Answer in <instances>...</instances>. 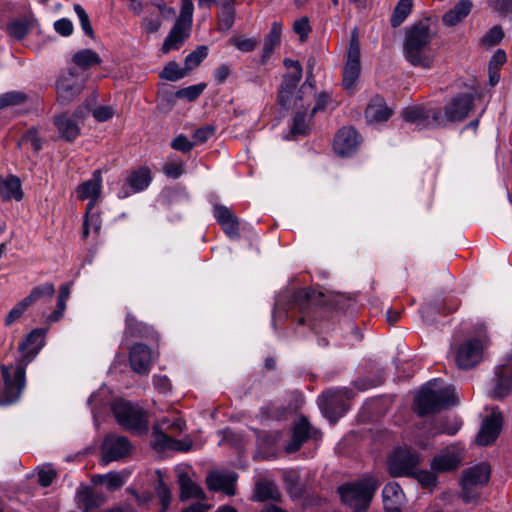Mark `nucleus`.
<instances>
[{
	"mask_svg": "<svg viewBox=\"0 0 512 512\" xmlns=\"http://www.w3.org/2000/svg\"><path fill=\"white\" fill-rule=\"evenodd\" d=\"M275 307L286 312L298 311V324H307L315 333L327 331L330 322L338 314L332 302L313 288H301L292 294H281L276 299Z\"/></svg>",
	"mask_w": 512,
	"mask_h": 512,
	"instance_id": "f257e3e1",
	"label": "nucleus"
},
{
	"mask_svg": "<svg viewBox=\"0 0 512 512\" xmlns=\"http://www.w3.org/2000/svg\"><path fill=\"white\" fill-rule=\"evenodd\" d=\"M46 332V328L33 329L19 344L23 356L17 362L13 376L11 365H1L4 388L0 391V405L13 404L20 398L26 384V366L44 346Z\"/></svg>",
	"mask_w": 512,
	"mask_h": 512,
	"instance_id": "f03ea898",
	"label": "nucleus"
},
{
	"mask_svg": "<svg viewBox=\"0 0 512 512\" xmlns=\"http://www.w3.org/2000/svg\"><path fill=\"white\" fill-rule=\"evenodd\" d=\"M474 106L472 93H460L442 109L412 106L405 108L401 115L404 121L416 123L420 129L444 127L450 122L463 121Z\"/></svg>",
	"mask_w": 512,
	"mask_h": 512,
	"instance_id": "7ed1b4c3",
	"label": "nucleus"
},
{
	"mask_svg": "<svg viewBox=\"0 0 512 512\" xmlns=\"http://www.w3.org/2000/svg\"><path fill=\"white\" fill-rule=\"evenodd\" d=\"M432 40L433 34L427 22L420 21L406 28L403 43L404 58L412 66L431 68L434 61L431 48Z\"/></svg>",
	"mask_w": 512,
	"mask_h": 512,
	"instance_id": "20e7f679",
	"label": "nucleus"
},
{
	"mask_svg": "<svg viewBox=\"0 0 512 512\" xmlns=\"http://www.w3.org/2000/svg\"><path fill=\"white\" fill-rule=\"evenodd\" d=\"M457 404L455 388L452 385H443L440 379L424 384L415 398V410L420 417L438 413Z\"/></svg>",
	"mask_w": 512,
	"mask_h": 512,
	"instance_id": "39448f33",
	"label": "nucleus"
},
{
	"mask_svg": "<svg viewBox=\"0 0 512 512\" xmlns=\"http://www.w3.org/2000/svg\"><path fill=\"white\" fill-rule=\"evenodd\" d=\"M379 485L377 478L367 476L359 481L340 486L338 493L343 503L354 512H366Z\"/></svg>",
	"mask_w": 512,
	"mask_h": 512,
	"instance_id": "423d86ee",
	"label": "nucleus"
},
{
	"mask_svg": "<svg viewBox=\"0 0 512 512\" xmlns=\"http://www.w3.org/2000/svg\"><path fill=\"white\" fill-rule=\"evenodd\" d=\"M111 410L119 425L126 430L143 434L148 431V414L139 405L124 399L112 403Z\"/></svg>",
	"mask_w": 512,
	"mask_h": 512,
	"instance_id": "0eeeda50",
	"label": "nucleus"
},
{
	"mask_svg": "<svg viewBox=\"0 0 512 512\" xmlns=\"http://www.w3.org/2000/svg\"><path fill=\"white\" fill-rule=\"evenodd\" d=\"M490 475V466L484 462L464 470L461 478L462 500L467 504L477 502L480 489L488 484Z\"/></svg>",
	"mask_w": 512,
	"mask_h": 512,
	"instance_id": "6e6552de",
	"label": "nucleus"
},
{
	"mask_svg": "<svg viewBox=\"0 0 512 512\" xmlns=\"http://www.w3.org/2000/svg\"><path fill=\"white\" fill-rule=\"evenodd\" d=\"M480 333L478 337L470 338L464 341L457 350L456 363L460 369H470L475 367L482 360L484 344L486 341L485 326H479Z\"/></svg>",
	"mask_w": 512,
	"mask_h": 512,
	"instance_id": "1a4fd4ad",
	"label": "nucleus"
},
{
	"mask_svg": "<svg viewBox=\"0 0 512 512\" xmlns=\"http://www.w3.org/2000/svg\"><path fill=\"white\" fill-rule=\"evenodd\" d=\"M318 403L322 413L331 423H336L348 410L344 393L339 389H329L323 392Z\"/></svg>",
	"mask_w": 512,
	"mask_h": 512,
	"instance_id": "9d476101",
	"label": "nucleus"
},
{
	"mask_svg": "<svg viewBox=\"0 0 512 512\" xmlns=\"http://www.w3.org/2000/svg\"><path fill=\"white\" fill-rule=\"evenodd\" d=\"M420 463L419 455L408 449L396 450L389 461V472L393 477L411 476Z\"/></svg>",
	"mask_w": 512,
	"mask_h": 512,
	"instance_id": "9b49d317",
	"label": "nucleus"
},
{
	"mask_svg": "<svg viewBox=\"0 0 512 512\" xmlns=\"http://www.w3.org/2000/svg\"><path fill=\"white\" fill-rule=\"evenodd\" d=\"M152 176L148 167H138L126 171L124 185L120 191L119 197L126 198L131 193H138L145 190L151 183Z\"/></svg>",
	"mask_w": 512,
	"mask_h": 512,
	"instance_id": "f8f14e48",
	"label": "nucleus"
},
{
	"mask_svg": "<svg viewBox=\"0 0 512 512\" xmlns=\"http://www.w3.org/2000/svg\"><path fill=\"white\" fill-rule=\"evenodd\" d=\"M321 436L320 431L314 429L305 416H301L293 425L291 441L286 445L287 453H295L311 438Z\"/></svg>",
	"mask_w": 512,
	"mask_h": 512,
	"instance_id": "ddd939ff",
	"label": "nucleus"
},
{
	"mask_svg": "<svg viewBox=\"0 0 512 512\" xmlns=\"http://www.w3.org/2000/svg\"><path fill=\"white\" fill-rule=\"evenodd\" d=\"M361 140L353 127H343L335 135L333 149L339 156H351L357 151Z\"/></svg>",
	"mask_w": 512,
	"mask_h": 512,
	"instance_id": "4468645a",
	"label": "nucleus"
},
{
	"mask_svg": "<svg viewBox=\"0 0 512 512\" xmlns=\"http://www.w3.org/2000/svg\"><path fill=\"white\" fill-rule=\"evenodd\" d=\"M131 449L130 441L124 436H107L103 442V461L109 463L121 459L129 454Z\"/></svg>",
	"mask_w": 512,
	"mask_h": 512,
	"instance_id": "2eb2a0df",
	"label": "nucleus"
},
{
	"mask_svg": "<svg viewBox=\"0 0 512 512\" xmlns=\"http://www.w3.org/2000/svg\"><path fill=\"white\" fill-rule=\"evenodd\" d=\"M503 425V416L495 410L482 423L476 441L481 446L492 444L499 436Z\"/></svg>",
	"mask_w": 512,
	"mask_h": 512,
	"instance_id": "dca6fc26",
	"label": "nucleus"
},
{
	"mask_svg": "<svg viewBox=\"0 0 512 512\" xmlns=\"http://www.w3.org/2000/svg\"><path fill=\"white\" fill-rule=\"evenodd\" d=\"M238 475L235 472L212 471L206 477L207 488L211 491H221L228 496L235 495Z\"/></svg>",
	"mask_w": 512,
	"mask_h": 512,
	"instance_id": "f3484780",
	"label": "nucleus"
},
{
	"mask_svg": "<svg viewBox=\"0 0 512 512\" xmlns=\"http://www.w3.org/2000/svg\"><path fill=\"white\" fill-rule=\"evenodd\" d=\"M213 215L230 239L236 240L240 238L239 219L231 209L222 204H216L213 209Z\"/></svg>",
	"mask_w": 512,
	"mask_h": 512,
	"instance_id": "a211bd4d",
	"label": "nucleus"
},
{
	"mask_svg": "<svg viewBox=\"0 0 512 512\" xmlns=\"http://www.w3.org/2000/svg\"><path fill=\"white\" fill-rule=\"evenodd\" d=\"M462 462V456L455 449L446 448L441 450L431 461V470L437 473H444L456 470Z\"/></svg>",
	"mask_w": 512,
	"mask_h": 512,
	"instance_id": "6ab92c4d",
	"label": "nucleus"
},
{
	"mask_svg": "<svg viewBox=\"0 0 512 512\" xmlns=\"http://www.w3.org/2000/svg\"><path fill=\"white\" fill-rule=\"evenodd\" d=\"M496 386L493 391V398L502 399L512 391V356L506 363L498 366L495 371Z\"/></svg>",
	"mask_w": 512,
	"mask_h": 512,
	"instance_id": "aec40b11",
	"label": "nucleus"
},
{
	"mask_svg": "<svg viewBox=\"0 0 512 512\" xmlns=\"http://www.w3.org/2000/svg\"><path fill=\"white\" fill-rule=\"evenodd\" d=\"M385 512H402L405 494L397 482L387 483L382 491Z\"/></svg>",
	"mask_w": 512,
	"mask_h": 512,
	"instance_id": "412c9836",
	"label": "nucleus"
},
{
	"mask_svg": "<svg viewBox=\"0 0 512 512\" xmlns=\"http://www.w3.org/2000/svg\"><path fill=\"white\" fill-rule=\"evenodd\" d=\"M36 26H38V20L32 12H29L21 17L11 20L7 24L6 30L10 37L17 41H21Z\"/></svg>",
	"mask_w": 512,
	"mask_h": 512,
	"instance_id": "4be33fe9",
	"label": "nucleus"
},
{
	"mask_svg": "<svg viewBox=\"0 0 512 512\" xmlns=\"http://www.w3.org/2000/svg\"><path fill=\"white\" fill-rule=\"evenodd\" d=\"M129 362L134 372L147 374L151 364V351L149 347L142 343L133 345L129 353Z\"/></svg>",
	"mask_w": 512,
	"mask_h": 512,
	"instance_id": "5701e85b",
	"label": "nucleus"
},
{
	"mask_svg": "<svg viewBox=\"0 0 512 512\" xmlns=\"http://www.w3.org/2000/svg\"><path fill=\"white\" fill-rule=\"evenodd\" d=\"M76 498L82 505V512H91L102 506L106 497L103 493L95 491L88 485L81 484L76 492Z\"/></svg>",
	"mask_w": 512,
	"mask_h": 512,
	"instance_id": "b1692460",
	"label": "nucleus"
},
{
	"mask_svg": "<svg viewBox=\"0 0 512 512\" xmlns=\"http://www.w3.org/2000/svg\"><path fill=\"white\" fill-rule=\"evenodd\" d=\"M191 27L180 23H174L169 34L165 38L162 45V52L169 53L171 50H178L185 40L190 36Z\"/></svg>",
	"mask_w": 512,
	"mask_h": 512,
	"instance_id": "393cba45",
	"label": "nucleus"
},
{
	"mask_svg": "<svg viewBox=\"0 0 512 512\" xmlns=\"http://www.w3.org/2000/svg\"><path fill=\"white\" fill-rule=\"evenodd\" d=\"M302 78L299 71H293L283 76L282 83L278 91V102L284 108H289L292 95Z\"/></svg>",
	"mask_w": 512,
	"mask_h": 512,
	"instance_id": "a878e982",
	"label": "nucleus"
},
{
	"mask_svg": "<svg viewBox=\"0 0 512 512\" xmlns=\"http://www.w3.org/2000/svg\"><path fill=\"white\" fill-rule=\"evenodd\" d=\"M178 484L180 489L179 498L182 502L188 501L192 498L198 500H205L206 494L203 489L194 482L186 472L178 474Z\"/></svg>",
	"mask_w": 512,
	"mask_h": 512,
	"instance_id": "bb28decb",
	"label": "nucleus"
},
{
	"mask_svg": "<svg viewBox=\"0 0 512 512\" xmlns=\"http://www.w3.org/2000/svg\"><path fill=\"white\" fill-rule=\"evenodd\" d=\"M154 446L156 449L165 450L173 449L177 451H189L192 447V442H182L175 440L166 433L162 432L158 426L153 427Z\"/></svg>",
	"mask_w": 512,
	"mask_h": 512,
	"instance_id": "cd10ccee",
	"label": "nucleus"
},
{
	"mask_svg": "<svg viewBox=\"0 0 512 512\" xmlns=\"http://www.w3.org/2000/svg\"><path fill=\"white\" fill-rule=\"evenodd\" d=\"M252 499L258 502H281L282 495L274 482L263 479L256 482Z\"/></svg>",
	"mask_w": 512,
	"mask_h": 512,
	"instance_id": "c85d7f7f",
	"label": "nucleus"
},
{
	"mask_svg": "<svg viewBox=\"0 0 512 512\" xmlns=\"http://www.w3.org/2000/svg\"><path fill=\"white\" fill-rule=\"evenodd\" d=\"M472 8L473 2L471 0L459 1L442 16L443 24L448 27L457 25L470 14Z\"/></svg>",
	"mask_w": 512,
	"mask_h": 512,
	"instance_id": "c756f323",
	"label": "nucleus"
},
{
	"mask_svg": "<svg viewBox=\"0 0 512 512\" xmlns=\"http://www.w3.org/2000/svg\"><path fill=\"white\" fill-rule=\"evenodd\" d=\"M0 196L4 201L11 199H15L16 201L22 200L23 191L19 177L9 175L7 178H3L0 175Z\"/></svg>",
	"mask_w": 512,
	"mask_h": 512,
	"instance_id": "7c9ffc66",
	"label": "nucleus"
},
{
	"mask_svg": "<svg viewBox=\"0 0 512 512\" xmlns=\"http://www.w3.org/2000/svg\"><path fill=\"white\" fill-rule=\"evenodd\" d=\"M102 186V173L97 169L93 172L92 178L83 182L77 187V197L80 200L88 198H99Z\"/></svg>",
	"mask_w": 512,
	"mask_h": 512,
	"instance_id": "2f4dec72",
	"label": "nucleus"
},
{
	"mask_svg": "<svg viewBox=\"0 0 512 512\" xmlns=\"http://www.w3.org/2000/svg\"><path fill=\"white\" fill-rule=\"evenodd\" d=\"M82 84L72 81L67 77H62L57 82L58 98L62 104L70 103L82 91Z\"/></svg>",
	"mask_w": 512,
	"mask_h": 512,
	"instance_id": "473e14b6",
	"label": "nucleus"
},
{
	"mask_svg": "<svg viewBox=\"0 0 512 512\" xmlns=\"http://www.w3.org/2000/svg\"><path fill=\"white\" fill-rule=\"evenodd\" d=\"M367 368L369 369V373H373V376L367 375L357 379L355 381V387L359 390L377 387L385 381V371L378 366L377 363L370 362Z\"/></svg>",
	"mask_w": 512,
	"mask_h": 512,
	"instance_id": "72a5a7b5",
	"label": "nucleus"
},
{
	"mask_svg": "<svg viewBox=\"0 0 512 512\" xmlns=\"http://www.w3.org/2000/svg\"><path fill=\"white\" fill-rule=\"evenodd\" d=\"M54 124L60 135L68 142L74 141L80 133V128L73 117L66 114L56 116Z\"/></svg>",
	"mask_w": 512,
	"mask_h": 512,
	"instance_id": "f704fd0d",
	"label": "nucleus"
},
{
	"mask_svg": "<svg viewBox=\"0 0 512 512\" xmlns=\"http://www.w3.org/2000/svg\"><path fill=\"white\" fill-rule=\"evenodd\" d=\"M282 35V25L279 22H273L270 32L264 39L261 63L264 64L271 57L274 49L280 45Z\"/></svg>",
	"mask_w": 512,
	"mask_h": 512,
	"instance_id": "c9c22d12",
	"label": "nucleus"
},
{
	"mask_svg": "<svg viewBox=\"0 0 512 512\" xmlns=\"http://www.w3.org/2000/svg\"><path fill=\"white\" fill-rule=\"evenodd\" d=\"M283 481L292 499L299 500L304 496L305 484L301 482L300 473L297 470L284 471Z\"/></svg>",
	"mask_w": 512,
	"mask_h": 512,
	"instance_id": "e433bc0d",
	"label": "nucleus"
},
{
	"mask_svg": "<svg viewBox=\"0 0 512 512\" xmlns=\"http://www.w3.org/2000/svg\"><path fill=\"white\" fill-rule=\"evenodd\" d=\"M365 115L369 121L384 122L391 117L392 110L387 107L382 98L376 97L366 108Z\"/></svg>",
	"mask_w": 512,
	"mask_h": 512,
	"instance_id": "4c0bfd02",
	"label": "nucleus"
},
{
	"mask_svg": "<svg viewBox=\"0 0 512 512\" xmlns=\"http://www.w3.org/2000/svg\"><path fill=\"white\" fill-rule=\"evenodd\" d=\"M91 482L95 485H105L109 491H116L125 484V475L121 472L96 474L92 476Z\"/></svg>",
	"mask_w": 512,
	"mask_h": 512,
	"instance_id": "58836bf2",
	"label": "nucleus"
},
{
	"mask_svg": "<svg viewBox=\"0 0 512 512\" xmlns=\"http://www.w3.org/2000/svg\"><path fill=\"white\" fill-rule=\"evenodd\" d=\"M72 61L81 69H89L92 66L100 65V56L91 49H82L73 55Z\"/></svg>",
	"mask_w": 512,
	"mask_h": 512,
	"instance_id": "ea45409f",
	"label": "nucleus"
},
{
	"mask_svg": "<svg viewBox=\"0 0 512 512\" xmlns=\"http://www.w3.org/2000/svg\"><path fill=\"white\" fill-rule=\"evenodd\" d=\"M55 293V287L52 283H45L39 286H35L30 291L29 295L23 298V302L26 303L28 307L36 303L37 301L43 298H52Z\"/></svg>",
	"mask_w": 512,
	"mask_h": 512,
	"instance_id": "a19ab883",
	"label": "nucleus"
},
{
	"mask_svg": "<svg viewBox=\"0 0 512 512\" xmlns=\"http://www.w3.org/2000/svg\"><path fill=\"white\" fill-rule=\"evenodd\" d=\"M218 30L222 32L229 31L235 21V8L233 4L226 2L222 5L220 12L217 15Z\"/></svg>",
	"mask_w": 512,
	"mask_h": 512,
	"instance_id": "79ce46f5",
	"label": "nucleus"
},
{
	"mask_svg": "<svg viewBox=\"0 0 512 512\" xmlns=\"http://www.w3.org/2000/svg\"><path fill=\"white\" fill-rule=\"evenodd\" d=\"M413 0H399L390 18L393 28L399 27L411 13Z\"/></svg>",
	"mask_w": 512,
	"mask_h": 512,
	"instance_id": "37998d69",
	"label": "nucleus"
},
{
	"mask_svg": "<svg viewBox=\"0 0 512 512\" xmlns=\"http://www.w3.org/2000/svg\"><path fill=\"white\" fill-rule=\"evenodd\" d=\"M125 324V333L131 337H146L149 334L150 328L131 313L126 314Z\"/></svg>",
	"mask_w": 512,
	"mask_h": 512,
	"instance_id": "c03bdc74",
	"label": "nucleus"
},
{
	"mask_svg": "<svg viewBox=\"0 0 512 512\" xmlns=\"http://www.w3.org/2000/svg\"><path fill=\"white\" fill-rule=\"evenodd\" d=\"M29 100V96L22 91H9L0 94V110L8 107L20 106Z\"/></svg>",
	"mask_w": 512,
	"mask_h": 512,
	"instance_id": "a18cd8bd",
	"label": "nucleus"
},
{
	"mask_svg": "<svg viewBox=\"0 0 512 512\" xmlns=\"http://www.w3.org/2000/svg\"><path fill=\"white\" fill-rule=\"evenodd\" d=\"M188 74L187 69L184 67H180V65L176 61L168 62L163 70L160 72L159 77L161 79H165L168 81H178L184 78Z\"/></svg>",
	"mask_w": 512,
	"mask_h": 512,
	"instance_id": "49530a36",
	"label": "nucleus"
},
{
	"mask_svg": "<svg viewBox=\"0 0 512 512\" xmlns=\"http://www.w3.org/2000/svg\"><path fill=\"white\" fill-rule=\"evenodd\" d=\"M208 56V47L205 45L198 46L194 51L189 53L184 61L185 68L188 73L197 68Z\"/></svg>",
	"mask_w": 512,
	"mask_h": 512,
	"instance_id": "de8ad7c7",
	"label": "nucleus"
},
{
	"mask_svg": "<svg viewBox=\"0 0 512 512\" xmlns=\"http://www.w3.org/2000/svg\"><path fill=\"white\" fill-rule=\"evenodd\" d=\"M360 63L346 62L343 69V87L352 89L360 75Z\"/></svg>",
	"mask_w": 512,
	"mask_h": 512,
	"instance_id": "09e8293b",
	"label": "nucleus"
},
{
	"mask_svg": "<svg viewBox=\"0 0 512 512\" xmlns=\"http://www.w3.org/2000/svg\"><path fill=\"white\" fill-rule=\"evenodd\" d=\"M158 475L159 479L157 485L155 486V492L161 503L160 512H166L171 503L172 495L169 487L164 483L161 473L159 471Z\"/></svg>",
	"mask_w": 512,
	"mask_h": 512,
	"instance_id": "8fccbe9b",
	"label": "nucleus"
},
{
	"mask_svg": "<svg viewBox=\"0 0 512 512\" xmlns=\"http://www.w3.org/2000/svg\"><path fill=\"white\" fill-rule=\"evenodd\" d=\"M207 87L206 83H199L191 85L185 88H181L175 93V97L178 99H186L189 102L195 101Z\"/></svg>",
	"mask_w": 512,
	"mask_h": 512,
	"instance_id": "3c124183",
	"label": "nucleus"
},
{
	"mask_svg": "<svg viewBox=\"0 0 512 512\" xmlns=\"http://www.w3.org/2000/svg\"><path fill=\"white\" fill-rule=\"evenodd\" d=\"M18 147L30 146L31 149L37 153L42 149V143L38 137V131L35 128H31L26 131L18 141Z\"/></svg>",
	"mask_w": 512,
	"mask_h": 512,
	"instance_id": "603ef678",
	"label": "nucleus"
},
{
	"mask_svg": "<svg viewBox=\"0 0 512 512\" xmlns=\"http://www.w3.org/2000/svg\"><path fill=\"white\" fill-rule=\"evenodd\" d=\"M287 409L284 406H278L275 403H267L260 408L262 418L280 420L285 417Z\"/></svg>",
	"mask_w": 512,
	"mask_h": 512,
	"instance_id": "864d4df0",
	"label": "nucleus"
},
{
	"mask_svg": "<svg viewBox=\"0 0 512 512\" xmlns=\"http://www.w3.org/2000/svg\"><path fill=\"white\" fill-rule=\"evenodd\" d=\"M193 10L194 6L192 0H182L180 15L175 22L192 27Z\"/></svg>",
	"mask_w": 512,
	"mask_h": 512,
	"instance_id": "5fc2aeb1",
	"label": "nucleus"
},
{
	"mask_svg": "<svg viewBox=\"0 0 512 512\" xmlns=\"http://www.w3.org/2000/svg\"><path fill=\"white\" fill-rule=\"evenodd\" d=\"M229 43L241 52H251L256 48L258 41L254 38L233 36L229 39Z\"/></svg>",
	"mask_w": 512,
	"mask_h": 512,
	"instance_id": "6e6d98bb",
	"label": "nucleus"
},
{
	"mask_svg": "<svg viewBox=\"0 0 512 512\" xmlns=\"http://www.w3.org/2000/svg\"><path fill=\"white\" fill-rule=\"evenodd\" d=\"M74 11L77 14L84 33L90 38H94V31L90 19L84 8L80 4L74 5Z\"/></svg>",
	"mask_w": 512,
	"mask_h": 512,
	"instance_id": "4d7b16f0",
	"label": "nucleus"
},
{
	"mask_svg": "<svg viewBox=\"0 0 512 512\" xmlns=\"http://www.w3.org/2000/svg\"><path fill=\"white\" fill-rule=\"evenodd\" d=\"M305 111H298L293 116V125L291 132L293 135H305L308 131V125L305 122Z\"/></svg>",
	"mask_w": 512,
	"mask_h": 512,
	"instance_id": "13d9d810",
	"label": "nucleus"
},
{
	"mask_svg": "<svg viewBox=\"0 0 512 512\" xmlns=\"http://www.w3.org/2000/svg\"><path fill=\"white\" fill-rule=\"evenodd\" d=\"M410 477L416 478L424 488L435 486L437 481V478L433 474V472H430L428 470H417V468Z\"/></svg>",
	"mask_w": 512,
	"mask_h": 512,
	"instance_id": "bf43d9fd",
	"label": "nucleus"
},
{
	"mask_svg": "<svg viewBox=\"0 0 512 512\" xmlns=\"http://www.w3.org/2000/svg\"><path fill=\"white\" fill-rule=\"evenodd\" d=\"M311 26L309 24L308 17L304 16L293 23V31L299 35L300 41L304 42L308 38L311 32Z\"/></svg>",
	"mask_w": 512,
	"mask_h": 512,
	"instance_id": "052dcab7",
	"label": "nucleus"
},
{
	"mask_svg": "<svg viewBox=\"0 0 512 512\" xmlns=\"http://www.w3.org/2000/svg\"><path fill=\"white\" fill-rule=\"evenodd\" d=\"M29 307L26 305V303L21 300L18 302L6 315L5 317V325L11 326L15 321L20 319V317L23 315V313L28 309Z\"/></svg>",
	"mask_w": 512,
	"mask_h": 512,
	"instance_id": "680f3d73",
	"label": "nucleus"
},
{
	"mask_svg": "<svg viewBox=\"0 0 512 512\" xmlns=\"http://www.w3.org/2000/svg\"><path fill=\"white\" fill-rule=\"evenodd\" d=\"M215 126L213 125H207L198 128L194 134L193 139L195 144H203L205 143L209 138H211L215 134Z\"/></svg>",
	"mask_w": 512,
	"mask_h": 512,
	"instance_id": "e2e57ef3",
	"label": "nucleus"
},
{
	"mask_svg": "<svg viewBox=\"0 0 512 512\" xmlns=\"http://www.w3.org/2000/svg\"><path fill=\"white\" fill-rule=\"evenodd\" d=\"M194 145L195 143L189 141L188 138L183 134L178 135L171 143V147L174 150L183 153L190 152L193 149Z\"/></svg>",
	"mask_w": 512,
	"mask_h": 512,
	"instance_id": "0e129e2a",
	"label": "nucleus"
},
{
	"mask_svg": "<svg viewBox=\"0 0 512 512\" xmlns=\"http://www.w3.org/2000/svg\"><path fill=\"white\" fill-rule=\"evenodd\" d=\"M504 37V32L501 28V26H494L492 27L486 35L483 37V41L485 44L494 46L498 44L502 38Z\"/></svg>",
	"mask_w": 512,
	"mask_h": 512,
	"instance_id": "69168bd1",
	"label": "nucleus"
},
{
	"mask_svg": "<svg viewBox=\"0 0 512 512\" xmlns=\"http://www.w3.org/2000/svg\"><path fill=\"white\" fill-rule=\"evenodd\" d=\"M54 29L62 36H70L73 33V24L67 18H62L54 23Z\"/></svg>",
	"mask_w": 512,
	"mask_h": 512,
	"instance_id": "338daca9",
	"label": "nucleus"
},
{
	"mask_svg": "<svg viewBox=\"0 0 512 512\" xmlns=\"http://www.w3.org/2000/svg\"><path fill=\"white\" fill-rule=\"evenodd\" d=\"M93 117L99 122H105L112 118L114 110L110 106H100L93 110Z\"/></svg>",
	"mask_w": 512,
	"mask_h": 512,
	"instance_id": "774afa93",
	"label": "nucleus"
}]
</instances>
